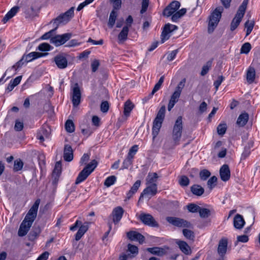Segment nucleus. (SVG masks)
Here are the masks:
<instances>
[{"mask_svg": "<svg viewBox=\"0 0 260 260\" xmlns=\"http://www.w3.org/2000/svg\"><path fill=\"white\" fill-rule=\"evenodd\" d=\"M40 203V199H38L36 200L35 203L26 214L18 230V234L19 236L23 237L26 235L29 231L32 223L37 217Z\"/></svg>", "mask_w": 260, "mask_h": 260, "instance_id": "obj_1", "label": "nucleus"}, {"mask_svg": "<svg viewBox=\"0 0 260 260\" xmlns=\"http://www.w3.org/2000/svg\"><path fill=\"white\" fill-rule=\"evenodd\" d=\"M248 3V0H243L242 4L240 6L237 13L232 21L231 24V30L234 31L239 26L240 22L243 18L244 14L245 13L247 5Z\"/></svg>", "mask_w": 260, "mask_h": 260, "instance_id": "obj_2", "label": "nucleus"}, {"mask_svg": "<svg viewBox=\"0 0 260 260\" xmlns=\"http://www.w3.org/2000/svg\"><path fill=\"white\" fill-rule=\"evenodd\" d=\"M98 165V161L95 159L92 160L86 167L79 173L75 183L79 184L84 181L88 176L94 171Z\"/></svg>", "mask_w": 260, "mask_h": 260, "instance_id": "obj_3", "label": "nucleus"}, {"mask_svg": "<svg viewBox=\"0 0 260 260\" xmlns=\"http://www.w3.org/2000/svg\"><path fill=\"white\" fill-rule=\"evenodd\" d=\"M74 8L72 7L65 13L61 14L55 19H53L50 23L57 29L59 25L67 24L74 16Z\"/></svg>", "mask_w": 260, "mask_h": 260, "instance_id": "obj_4", "label": "nucleus"}, {"mask_svg": "<svg viewBox=\"0 0 260 260\" xmlns=\"http://www.w3.org/2000/svg\"><path fill=\"white\" fill-rule=\"evenodd\" d=\"M185 79H183L178 83L177 87H176L175 91L173 92V94L171 96V98L168 104V111H170L172 110V109L174 107L175 104L178 102L181 93L182 92V89L185 86Z\"/></svg>", "mask_w": 260, "mask_h": 260, "instance_id": "obj_5", "label": "nucleus"}, {"mask_svg": "<svg viewBox=\"0 0 260 260\" xmlns=\"http://www.w3.org/2000/svg\"><path fill=\"white\" fill-rule=\"evenodd\" d=\"M223 8L221 7L216 8L209 17L208 31L212 33L217 26L221 16Z\"/></svg>", "mask_w": 260, "mask_h": 260, "instance_id": "obj_6", "label": "nucleus"}, {"mask_svg": "<svg viewBox=\"0 0 260 260\" xmlns=\"http://www.w3.org/2000/svg\"><path fill=\"white\" fill-rule=\"evenodd\" d=\"M182 117L179 116L175 121L172 132V139L175 145H178L179 144V141L182 136Z\"/></svg>", "mask_w": 260, "mask_h": 260, "instance_id": "obj_7", "label": "nucleus"}, {"mask_svg": "<svg viewBox=\"0 0 260 260\" xmlns=\"http://www.w3.org/2000/svg\"><path fill=\"white\" fill-rule=\"evenodd\" d=\"M167 220L172 225L178 228H192V225L190 222L182 218L176 217H168Z\"/></svg>", "mask_w": 260, "mask_h": 260, "instance_id": "obj_8", "label": "nucleus"}, {"mask_svg": "<svg viewBox=\"0 0 260 260\" xmlns=\"http://www.w3.org/2000/svg\"><path fill=\"white\" fill-rule=\"evenodd\" d=\"M139 219L144 224L151 227H158V224L153 217L150 214L141 213L138 217Z\"/></svg>", "mask_w": 260, "mask_h": 260, "instance_id": "obj_9", "label": "nucleus"}, {"mask_svg": "<svg viewBox=\"0 0 260 260\" xmlns=\"http://www.w3.org/2000/svg\"><path fill=\"white\" fill-rule=\"evenodd\" d=\"M71 35L69 33H66L61 35H56L50 39V43L55 46H59L64 44L71 38Z\"/></svg>", "mask_w": 260, "mask_h": 260, "instance_id": "obj_10", "label": "nucleus"}, {"mask_svg": "<svg viewBox=\"0 0 260 260\" xmlns=\"http://www.w3.org/2000/svg\"><path fill=\"white\" fill-rule=\"evenodd\" d=\"M81 93L78 83H75L72 88V101L74 107H77L81 102Z\"/></svg>", "mask_w": 260, "mask_h": 260, "instance_id": "obj_11", "label": "nucleus"}, {"mask_svg": "<svg viewBox=\"0 0 260 260\" xmlns=\"http://www.w3.org/2000/svg\"><path fill=\"white\" fill-rule=\"evenodd\" d=\"M180 3L178 1H174L168 6L164 10V16L169 17L177 11L180 8Z\"/></svg>", "mask_w": 260, "mask_h": 260, "instance_id": "obj_12", "label": "nucleus"}, {"mask_svg": "<svg viewBox=\"0 0 260 260\" xmlns=\"http://www.w3.org/2000/svg\"><path fill=\"white\" fill-rule=\"evenodd\" d=\"M54 61L58 68L64 69L68 66V60L63 54H57L54 57Z\"/></svg>", "mask_w": 260, "mask_h": 260, "instance_id": "obj_13", "label": "nucleus"}, {"mask_svg": "<svg viewBox=\"0 0 260 260\" xmlns=\"http://www.w3.org/2000/svg\"><path fill=\"white\" fill-rule=\"evenodd\" d=\"M228 239L225 238H222L219 241L217 252L221 258H223L226 254L228 248Z\"/></svg>", "mask_w": 260, "mask_h": 260, "instance_id": "obj_14", "label": "nucleus"}, {"mask_svg": "<svg viewBox=\"0 0 260 260\" xmlns=\"http://www.w3.org/2000/svg\"><path fill=\"white\" fill-rule=\"evenodd\" d=\"M127 238L131 241H138L140 244H142L144 242L145 237L140 233L136 231H129L127 233Z\"/></svg>", "mask_w": 260, "mask_h": 260, "instance_id": "obj_15", "label": "nucleus"}, {"mask_svg": "<svg viewBox=\"0 0 260 260\" xmlns=\"http://www.w3.org/2000/svg\"><path fill=\"white\" fill-rule=\"evenodd\" d=\"M220 177L223 181H228L231 177V172L228 165L224 164L221 166L219 170Z\"/></svg>", "mask_w": 260, "mask_h": 260, "instance_id": "obj_16", "label": "nucleus"}, {"mask_svg": "<svg viewBox=\"0 0 260 260\" xmlns=\"http://www.w3.org/2000/svg\"><path fill=\"white\" fill-rule=\"evenodd\" d=\"M123 213V209L120 206L113 209L112 211L113 221L115 224H117L121 220Z\"/></svg>", "mask_w": 260, "mask_h": 260, "instance_id": "obj_17", "label": "nucleus"}, {"mask_svg": "<svg viewBox=\"0 0 260 260\" xmlns=\"http://www.w3.org/2000/svg\"><path fill=\"white\" fill-rule=\"evenodd\" d=\"M148 186L145 188L141 193L140 200L143 197L144 194H150L154 196L157 191V184H148Z\"/></svg>", "mask_w": 260, "mask_h": 260, "instance_id": "obj_18", "label": "nucleus"}, {"mask_svg": "<svg viewBox=\"0 0 260 260\" xmlns=\"http://www.w3.org/2000/svg\"><path fill=\"white\" fill-rule=\"evenodd\" d=\"M63 158L67 161H71L73 159V151L70 145L66 144L64 145Z\"/></svg>", "mask_w": 260, "mask_h": 260, "instance_id": "obj_19", "label": "nucleus"}, {"mask_svg": "<svg viewBox=\"0 0 260 260\" xmlns=\"http://www.w3.org/2000/svg\"><path fill=\"white\" fill-rule=\"evenodd\" d=\"M245 223V220L241 215L237 214L235 215L234 218L233 223L234 227L236 229H242L243 228Z\"/></svg>", "mask_w": 260, "mask_h": 260, "instance_id": "obj_20", "label": "nucleus"}, {"mask_svg": "<svg viewBox=\"0 0 260 260\" xmlns=\"http://www.w3.org/2000/svg\"><path fill=\"white\" fill-rule=\"evenodd\" d=\"M49 135L50 129L43 126L41 127L38 132L37 134V138L41 142H43L45 138H47L49 137Z\"/></svg>", "mask_w": 260, "mask_h": 260, "instance_id": "obj_21", "label": "nucleus"}, {"mask_svg": "<svg viewBox=\"0 0 260 260\" xmlns=\"http://www.w3.org/2000/svg\"><path fill=\"white\" fill-rule=\"evenodd\" d=\"M141 182L138 180L133 184L131 189L126 193V199L129 200L138 191L141 185Z\"/></svg>", "mask_w": 260, "mask_h": 260, "instance_id": "obj_22", "label": "nucleus"}, {"mask_svg": "<svg viewBox=\"0 0 260 260\" xmlns=\"http://www.w3.org/2000/svg\"><path fill=\"white\" fill-rule=\"evenodd\" d=\"M44 56V54L38 52H31L27 55H23V59H24L26 62L31 61L32 60Z\"/></svg>", "mask_w": 260, "mask_h": 260, "instance_id": "obj_23", "label": "nucleus"}, {"mask_svg": "<svg viewBox=\"0 0 260 260\" xmlns=\"http://www.w3.org/2000/svg\"><path fill=\"white\" fill-rule=\"evenodd\" d=\"M129 29L127 26H124L118 35V42L119 44L123 43L127 39Z\"/></svg>", "mask_w": 260, "mask_h": 260, "instance_id": "obj_24", "label": "nucleus"}, {"mask_svg": "<svg viewBox=\"0 0 260 260\" xmlns=\"http://www.w3.org/2000/svg\"><path fill=\"white\" fill-rule=\"evenodd\" d=\"M19 7L15 6L13 7L5 16L2 19V22L4 23L7 22L11 18L13 17L18 12Z\"/></svg>", "mask_w": 260, "mask_h": 260, "instance_id": "obj_25", "label": "nucleus"}, {"mask_svg": "<svg viewBox=\"0 0 260 260\" xmlns=\"http://www.w3.org/2000/svg\"><path fill=\"white\" fill-rule=\"evenodd\" d=\"M249 119V115L246 112L241 113L238 117L237 121V124L241 127H243L246 124Z\"/></svg>", "mask_w": 260, "mask_h": 260, "instance_id": "obj_26", "label": "nucleus"}, {"mask_svg": "<svg viewBox=\"0 0 260 260\" xmlns=\"http://www.w3.org/2000/svg\"><path fill=\"white\" fill-rule=\"evenodd\" d=\"M162 121L154 120L152 126L153 138L154 139L158 134L160 128L161 127Z\"/></svg>", "mask_w": 260, "mask_h": 260, "instance_id": "obj_27", "label": "nucleus"}, {"mask_svg": "<svg viewBox=\"0 0 260 260\" xmlns=\"http://www.w3.org/2000/svg\"><path fill=\"white\" fill-rule=\"evenodd\" d=\"M88 229V223H84L81 225L75 235V240L79 241Z\"/></svg>", "mask_w": 260, "mask_h": 260, "instance_id": "obj_28", "label": "nucleus"}, {"mask_svg": "<svg viewBox=\"0 0 260 260\" xmlns=\"http://www.w3.org/2000/svg\"><path fill=\"white\" fill-rule=\"evenodd\" d=\"M134 107V105L129 101H126L124 105L123 114L126 117L129 116L130 113Z\"/></svg>", "mask_w": 260, "mask_h": 260, "instance_id": "obj_29", "label": "nucleus"}, {"mask_svg": "<svg viewBox=\"0 0 260 260\" xmlns=\"http://www.w3.org/2000/svg\"><path fill=\"white\" fill-rule=\"evenodd\" d=\"M191 192L197 196H202L204 192V189L200 185L194 184L190 187Z\"/></svg>", "mask_w": 260, "mask_h": 260, "instance_id": "obj_30", "label": "nucleus"}, {"mask_svg": "<svg viewBox=\"0 0 260 260\" xmlns=\"http://www.w3.org/2000/svg\"><path fill=\"white\" fill-rule=\"evenodd\" d=\"M255 77V71L254 68L249 67L246 74L247 81L249 83L253 82Z\"/></svg>", "mask_w": 260, "mask_h": 260, "instance_id": "obj_31", "label": "nucleus"}, {"mask_svg": "<svg viewBox=\"0 0 260 260\" xmlns=\"http://www.w3.org/2000/svg\"><path fill=\"white\" fill-rule=\"evenodd\" d=\"M177 244L178 245L179 248L182 252L187 255L190 254L191 250L190 247L188 246L186 242L180 241L177 242Z\"/></svg>", "mask_w": 260, "mask_h": 260, "instance_id": "obj_32", "label": "nucleus"}, {"mask_svg": "<svg viewBox=\"0 0 260 260\" xmlns=\"http://www.w3.org/2000/svg\"><path fill=\"white\" fill-rule=\"evenodd\" d=\"M117 17V12L115 10H113L110 14L109 21H108V25L109 27L112 28L113 27V26L115 24Z\"/></svg>", "mask_w": 260, "mask_h": 260, "instance_id": "obj_33", "label": "nucleus"}, {"mask_svg": "<svg viewBox=\"0 0 260 260\" xmlns=\"http://www.w3.org/2000/svg\"><path fill=\"white\" fill-rule=\"evenodd\" d=\"M157 178L158 175L156 173H149L146 178V184H156Z\"/></svg>", "mask_w": 260, "mask_h": 260, "instance_id": "obj_34", "label": "nucleus"}, {"mask_svg": "<svg viewBox=\"0 0 260 260\" xmlns=\"http://www.w3.org/2000/svg\"><path fill=\"white\" fill-rule=\"evenodd\" d=\"M165 112L166 107L165 106H161L154 119L163 122L165 116Z\"/></svg>", "mask_w": 260, "mask_h": 260, "instance_id": "obj_35", "label": "nucleus"}, {"mask_svg": "<svg viewBox=\"0 0 260 260\" xmlns=\"http://www.w3.org/2000/svg\"><path fill=\"white\" fill-rule=\"evenodd\" d=\"M212 60H210L206 62V63L204 66H203L202 71H201V75L202 76H205V75H206L207 74V73L208 72L209 70L211 69V68L212 67Z\"/></svg>", "mask_w": 260, "mask_h": 260, "instance_id": "obj_36", "label": "nucleus"}, {"mask_svg": "<svg viewBox=\"0 0 260 260\" xmlns=\"http://www.w3.org/2000/svg\"><path fill=\"white\" fill-rule=\"evenodd\" d=\"M198 212L199 213L200 217L203 218L208 217L211 214V212L209 209L201 208V207Z\"/></svg>", "mask_w": 260, "mask_h": 260, "instance_id": "obj_37", "label": "nucleus"}, {"mask_svg": "<svg viewBox=\"0 0 260 260\" xmlns=\"http://www.w3.org/2000/svg\"><path fill=\"white\" fill-rule=\"evenodd\" d=\"M179 184L182 187L187 186L189 184V179L185 175L181 176L179 179Z\"/></svg>", "mask_w": 260, "mask_h": 260, "instance_id": "obj_38", "label": "nucleus"}, {"mask_svg": "<svg viewBox=\"0 0 260 260\" xmlns=\"http://www.w3.org/2000/svg\"><path fill=\"white\" fill-rule=\"evenodd\" d=\"M254 22L253 21H249L247 20L245 23V27L246 29V36H248L251 32L253 27H254Z\"/></svg>", "mask_w": 260, "mask_h": 260, "instance_id": "obj_39", "label": "nucleus"}, {"mask_svg": "<svg viewBox=\"0 0 260 260\" xmlns=\"http://www.w3.org/2000/svg\"><path fill=\"white\" fill-rule=\"evenodd\" d=\"M116 181V177L115 176H110L106 178L104 185L107 187H110L115 183Z\"/></svg>", "mask_w": 260, "mask_h": 260, "instance_id": "obj_40", "label": "nucleus"}, {"mask_svg": "<svg viewBox=\"0 0 260 260\" xmlns=\"http://www.w3.org/2000/svg\"><path fill=\"white\" fill-rule=\"evenodd\" d=\"M183 234L184 236L189 240H193L194 238V233L188 229H184L182 231Z\"/></svg>", "mask_w": 260, "mask_h": 260, "instance_id": "obj_41", "label": "nucleus"}, {"mask_svg": "<svg viewBox=\"0 0 260 260\" xmlns=\"http://www.w3.org/2000/svg\"><path fill=\"white\" fill-rule=\"evenodd\" d=\"M66 129L68 132L72 133L75 130V126L73 122L71 120H68L65 123Z\"/></svg>", "mask_w": 260, "mask_h": 260, "instance_id": "obj_42", "label": "nucleus"}, {"mask_svg": "<svg viewBox=\"0 0 260 260\" xmlns=\"http://www.w3.org/2000/svg\"><path fill=\"white\" fill-rule=\"evenodd\" d=\"M23 166L22 161L19 159L14 161L13 170L15 172H17L21 170Z\"/></svg>", "mask_w": 260, "mask_h": 260, "instance_id": "obj_43", "label": "nucleus"}, {"mask_svg": "<svg viewBox=\"0 0 260 260\" xmlns=\"http://www.w3.org/2000/svg\"><path fill=\"white\" fill-rule=\"evenodd\" d=\"M217 178L216 176L211 177L207 182V185L210 189H212L216 185Z\"/></svg>", "mask_w": 260, "mask_h": 260, "instance_id": "obj_44", "label": "nucleus"}, {"mask_svg": "<svg viewBox=\"0 0 260 260\" xmlns=\"http://www.w3.org/2000/svg\"><path fill=\"white\" fill-rule=\"evenodd\" d=\"M52 48V47L47 43H41L39 45L38 47V49L41 51H49Z\"/></svg>", "mask_w": 260, "mask_h": 260, "instance_id": "obj_45", "label": "nucleus"}, {"mask_svg": "<svg viewBox=\"0 0 260 260\" xmlns=\"http://www.w3.org/2000/svg\"><path fill=\"white\" fill-rule=\"evenodd\" d=\"M187 208L189 212L191 213L198 212L200 209V207L196 204L191 203L187 206Z\"/></svg>", "mask_w": 260, "mask_h": 260, "instance_id": "obj_46", "label": "nucleus"}, {"mask_svg": "<svg viewBox=\"0 0 260 260\" xmlns=\"http://www.w3.org/2000/svg\"><path fill=\"white\" fill-rule=\"evenodd\" d=\"M251 49V44L249 43H245L241 48V53L247 54L250 51Z\"/></svg>", "mask_w": 260, "mask_h": 260, "instance_id": "obj_47", "label": "nucleus"}, {"mask_svg": "<svg viewBox=\"0 0 260 260\" xmlns=\"http://www.w3.org/2000/svg\"><path fill=\"white\" fill-rule=\"evenodd\" d=\"M210 172L206 169L202 170L200 173V177L201 180H206L210 176Z\"/></svg>", "mask_w": 260, "mask_h": 260, "instance_id": "obj_48", "label": "nucleus"}, {"mask_svg": "<svg viewBox=\"0 0 260 260\" xmlns=\"http://www.w3.org/2000/svg\"><path fill=\"white\" fill-rule=\"evenodd\" d=\"M226 128V124L225 123L219 124L217 128L218 134L220 135H223L225 134Z\"/></svg>", "mask_w": 260, "mask_h": 260, "instance_id": "obj_49", "label": "nucleus"}, {"mask_svg": "<svg viewBox=\"0 0 260 260\" xmlns=\"http://www.w3.org/2000/svg\"><path fill=\"white\" fill-rule=\"evenodd\" d=\"M177 28L178 27L176 25L168 23L165 25L164 30L170 34L172 31L177 29Z\"/></svg>", "mask_w": 260, "mask_h": 260, "instance_id": "obj_50", "label": "nucleus"}, {"mask_svg": "<svg viewBox=\"0 0 260 260\" xmlns=\"http://www.w3.org/2000/svg\"><path fill=\"white\" fill-rule=\"evenodd\" d=\"M57 29H55V27L54 28L51 29V30L45 33L42 37H41V39L42 40H47L50 38L51 39L52 36L53 35L54 32Z\"/></svg>", "mask_w": 260, "mask_h": 260, "instance_id": "obj_51", "label": "nucleus"}, {"mask_svg": "<svg viewBox=\"0 0 260 260\" xmlns=\"http://www.w3.org/2000/svg\"><path fill=\"white\" fill-rule=\"evenodd\" d=\"M24 63H26L24 59H23V56L21 59L13 65L10 70L15 69L16 71L18 69L20 68Z\"/></svg>", "mask_w": 260, "mask_h": 260, "instance_id": "obj_52", "label": "nucleus"}, {"mask_svg": "<svg viewBox=\"0 0 260 260\" xmlns=\"http://www.w3.org/2000/svg\"><path fill=\"white\" fill-rule=\"evenodd\" d=\"M132 164L133 160L129 159V158H126L123 161L121 169H127Z\"/></svg>", "mask_w": 260, "mask_h": 260, "instance_id": "obj_53", "label": "nucleus"}, {"mask_svg": "<svg viewBox=\"0 0 260 260\" xmlns=\"http://www.w3.org/2000/svg\"><path fill=\"white\" fill-rule=\"evenodd\" d=\"M149 5V0H142V8L140 11L141 14L144 13L147 10Z\"/></svg>", "mask_w": 260, "mask_h": 260, "instance_id": "obj_54", "label": "nucleus"}, {"mask_svg": "<svg viewBox=\"0 0 260 260\" xmlns=\"http://www.w3.org/2000/svg\"><path fill=\"white\" fill-rule=\"evenodd\" d=\"M100 66V62L99 60L94 59L91 64V67L92 72H95Z\"/></svg>", "mask_w": 260, "mask_h": 260, "instance_id": "obj_55", "label": "nucleus"}, {"mask_svg": "<svg viewBox=\"0 0 260 260\" xmlns=\"http://www.w3.org/2000/svg\"><path fill=\"white\" fill-rule=\"evenodd\" d=\"M89 154L87 153H84L80 159V164L81 165L86 164L87 162L89 160Z\"/></svg>", "mask_w": 260, "mask_h": 260, "instance_id": "obj_56", "label": "nucleus"}, {"mask_svg": "<svg viewBox=\"0 0 260 260\" xmlns=\"http://www.w3.org/2000/svg\"><path fill=\"white\" fill-rule=\"evenodd\" d=\"M94 0H85L83 3H81L77 8L78 11L81 10L84 7L87 5L91 4Z\"/></svg>", "mask_w": 260, "mask_h": 260, "instance_id": "obj_57", "label": "nucleus"}, {"mask_svg": "<svg viewBox=\"0 0 260 260\" xmlns=\"http://www.w3.org/2000/svg\"><path fill=\"white\" fill-rule=\"evenodd\" d=\"M23 128V123L19 121L18 120H16L15 121V124L14 126V129L16 131H21L22 130Z\"/></svg>", "mask_w": 260, "mask_h": 260, "instance_id": "obj_58", "label": "nucleus"}, {"mask_svg": "<svg viewBox=\"0 0 260 260\" xmlns=\"http://www.w3.org/2000/svg\"><path fill=\"white\" fill-rule=\"evenodd\" d=\"M109 108V103L107 101L103 102L101 105V110L104 112H107Z\"/></svg>", "mask_w": 260, "mask_h": 260, "instance_id": "obj_59", "label": "nucleus"}, {"mask_svg": "<svg viewBox=\"0 0 260 260\" xmlns=\"http://www.w3.org/2000/svg\"><path fill=\"white\" fill-rule=\"evenodd\" d=\"M223 80V77L222 76H218L217 79L214 82V86L216 88V90H217L219 86L220 85L221 83Z\"/></svg>", "mask_w": 260, "mask_h": 260, "instance_id": "obj_60", "label": "nucleus"}, {"mask_svg": "<svg viewBox=\"0 0 260 260\" xmlns=\"http://www.w3.org/2000/svg\"><path fill=\"white\" fill-rule=\"evenodd\" d=\"M128 250L133 254H138V248L137 246L129 244L127 246Z\"/></svg>", "mask_w": 260, "mask_h": 260, "instance_id": "obj_61", "label": "nucleus"}, {"mask_svg": "<svg viewBox=\"0 0 260 260\" xmlns=\"http://www.w3.org/2000/svg\"><path fill=\"white\" fill-rule=\"evenodd\" d=\"M147 250L152 254L159 255L160 252V248L157 247L148 248L147 249Z\"/></svg>", "mask_w": 260, "mask_h": 260, "instance_id": "obj_62", "label": "nucleus"}, {"mask_svg": "<svg viewBox=\"0 0 260 260\" xmlns=\"http://www.w3.org/2000/svg\"><path fill=\"white\" fill-rule=\"evenodd\" d=\"M207 109V104L205 102H203L199 107V112L200 114H203Z\"/></svg>", "mask_w": 260, "mask_h": 260, "instance_id": "obj_63", "label": "nucleus"}, {"mask_svg": "<svg viewBox=\"0 0 260 260\" xmlns=\"http://www.w3.org/2000/svg\"><path fill=\"white\" fill-rule=\"evenodd\" d=\"M178 53L177 50H175L170 52L167 56V59L169 61H172L175 58Z\"/></svg>", "mask_w": 260, "mask_h": 260, "instance_id": "obj_64", "label": "nucleus"}]
</instances>
